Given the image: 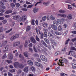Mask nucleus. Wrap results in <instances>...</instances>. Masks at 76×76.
<instances>
[{"instance_id":"obj_1","label":"nucleus","mask_w":76,"mask_h":76,"mask_svg":"<svg viewBox=\"0 0 76 76\" xmlns=\"http://www.w3.org/2000/svg\"><path fill=\"white\" fill-rule=\"evenodd\" d=\"M67 19H65L64 18H61L60 19H58L57 20V21L54 20L53 21V24L54 25H56V26H58V23L59 24H63V22L66 21Z\"/></svg>"},{"instance_id":"obj_2","label":"nucleus","mask_w":76,"mask_h":76,"mask_svg":"<svg viewBox=\"0 0 76 76\" xmlns=\"http://www.w3.org/2000/svg\"><path fill=\"white\" fill-rule=\"evenodd\" d=\"M67 64V60L65 58L61 59V60H59V62H58V64L62 66H64V64Z\"/></svg>"},{"instance_id":"obj_3","label":"nucleus","mask_w":76,"mask_h":76,"mask_svg":"<svg viewBox=\"0 0 76 76\" xmlns=\"http://www.w3.org/2000/svg\"><path fill=\"white\" fill-rule=\"evenodd\" d=\"M19 57L20 58H21L20 61L22 62V63H26V59L23 56H22L21 55V54H20L19 55Z\"/></svg>"},{"instance_id":"obj_4","label":"nucleus","mask_w":76,"mask_h":76,"mask_svg":"<svg viewBox=\"0 0 76 76\" xmlns=\"http://www.w3.org/2000/svg\"><path fill=\"white\" fill-rule=\"evenodd\" d=\"M35 64L36 65V66H37V67H41V68H42L43 67V65H42V64L37 62H35Z\"/></svg>"},{"instance_id":"obj_5","label":"nucleus","mask_w":76,"mask_h":76,"mask_svg":"<svg viewBox=\"0 0 76 76\" xmlns=\"http://www.w3.org/2000/svg\"><path fill=\"white\" fill-rule=\"evenodd\" d=\"M40 58L42 61H47V59L46 58L45 56L42 55H41Z\"/></svg>"},{"instance_id":"obj_6","label":"nucleus","mask_w":76,"mask_h":76,"mask_svg":"<svg viewBox=\"0 0 76 76\" xmlns=\"http://www.w3.org/2000/svg\"><path fill=\"white\" fill-rule=\"evenodd\" d=\"M21 19L22 21L24 22L25 20H26V19H27V16L26 15H23L21 18Z\"/></svg>"},{"instance_id":"obj_7","label":"nucleus","mask_w":76,"mask_h":76,"mask_svg":"<svg viewBox=\"0 0 76 76\" xmlns=\"http://www.w3.org/2000/svg\"><path fill=\"white\" fill-rule=\"evenodd\" d=\"M20 44V42H15L14 43H13V45L14 47H16L17 46L19 45Z\"/></svg>"},{"instance_id":"obj_8","label":"nucleus","mask_w":76,"mask_h":76,"mask_svg":"<svg viewBox=\"0 0 76 76\" xmlns=\"http://www.w3.org/2000/svg\"><path fill=\"white\" fill-rule=\"evenodd\" d=\"M19 63L18 62H15L14 65V66L15 68H18L19 67Z\"/></svg>"},{"instance_id":"obj_9","label":"nucleus","mask_w":76,"mask_h":76,"mask_svg":"<svg viewBox=\"0 0 76 76\" xmlns=\"http://www.w3.org/2000/svg\"><path fill=\"white\" fill-rule=\"evenodd\" d=\"M8 57L10 60H12L13 58V56L12 53H10L8 55Z\"/></svg>"},{"instance_id":"obj_10","label":"nucleus","mask_w":76,"mask_h":76,"mask_svg":"<svg viewBox=\"0 0 76 76\" xmlns=\"http://www.w3.org/2000/svg\"><path fill=\"white\" fill-rule=\"evenodd\" d=\"M19 18H20V15H18L14 16L12 18V19H14V20H17Z\"/></svg>"},{"instance_id":"obj_11","label":"nucleus","mask_w":76,"mask_h":76,"mask_svg":"<svg viewBox=\"0 0 76 76\" xmlns=\"http://www.w3.org/2000/svg\"><path fill=\"white\" fill-rule=\"evenodd\" d=\"M30 40L31 42L33 43H34V44H35V43H36V40H35V39L34 37H31L30 38Z\"/></svg>"},{"instance_id":"obj_12","label":"nucleus","mask_w":76,"mask_h":76,"mask_svg":"<svg viewBox=\"0 0 76 76\" xmlns=\"http://www.w3.org/2000/svg\"><path fill=\"white\" fill-rule=\"evenodd\" d=\"M12 12H13L12 10H7L5 12V14H9V13H11Z\"/></svg>"},{"instance_id":"obj_13","label":"nucleus","mask_w":76,"mask_h":76,"mask_svg":"<svg viewBox=\"0 0 76 76\" xmlns=\"http://www.w3.org/2000/svg\"><path fill=\"white\" fill-rule=\"evenodd\" d=\"M70 53L71 54V55H72V56L75 57V53L73 51H71L69 52L68 55H69Z\"/></svg>"},{"instance_id":"obj_14","label":"nucleus","mask_w":76,"mask_h":76,"mask_svg":"<svg viewBox=\"0 0 76 76\" xmlns=\"http://www.w3.org/2000/svg\"><path fill=\"white\" fill-rule=\"evenodd\" d=\"M42 26L44 28H46L48 26V24L44 22L42 23Z\"/></svg>"},{"instance_id":"obj_15","label":"nucleus","mask_w":76,"mask_h":76,"mask_svg":"<svg viewBox=\"0 0 76 76\" xmlns=\"http://www.w3.org/2000/svg\"><path fill=\"white\" fill-rule=\"evenodd\" d=\"M27 63L28 64H30L31 66H32V65H33V62L31 60H28L27 61Z\"/></svg>"},{"instance_id":"obj_16","label":"nucleus","mask_w":76,"mask_h":76,"mask_svg":"<svg viewBox=\"0 0 76 76\" xmlns=\"http://www.w3.org/2000/svg\"><path fill=\"white\" fill-rule=\"evenodd\" d=\"M6 0H2L0 2V4L4 5V2H6Z\"/></svg>"},{"instance_id":"obj_17","label":"nucleus","mask_w":76,"mask_h":76,"mask_svg":"<svg viewBox=\"0 0 76 76\" xmlns=\"http://www.w3.org/2000/svg\"><path fill=\"white\" fill-rule=\"evenodd\" d=\"M51 43L54 45L55 46H57V43L54 40H52L51 42Z\"/></svg>"},{"instance_id":"obj_18","label":"nucleus","mask_w":76,"mask_h":76,"mask_svg":"<svg viewBox=\"0 0 76 76\" xmlns=\"http://www.w3.org/2000/svg\"><path fill=\"white\" fill-rule=\"evenodd\" d=\"M59 16H60L61 17H62V18H66L67 16L65 14H59L58 15Z\"/></svg>"},{"instance_id":"obj_19","label":"nucleus","mask_w":76,"mask_h":76,"mask_svg":"<svg viewBox=\"0 0 76 76\" xmlns=\"http://www.w3.org/2000/svg\"><path fill=\"white\" fill-rule=\"evenodd\" d=\"M24 71L25 72H28V71H29V70L28 69V66H26L25 68L24 69Z\"/></svg>"},{"instance_id":"obj_20","label":"nucleus","mask_w":76,"mask_h":76,"mask_svg":"<svg viewBox=\"0 0 76 76\" xmlns=\"http://www.w3.org/2000/svg\"><path fill=\"white\" fill-rule=\"evenodd\" d=\"M48 35L49 37H51V38H54V36L52 35V34L50 32H49L48 34Z\"/></svg>"},{"instance_id":"obj_21","label":"nucleus","mask_w":76,"mask_h":76,"mask_svg":"<svg viewBox=\"0 0 76 76\" xmlns=\"http://www.w3.org/2000/svg\"><path fill=\"white\" fill-rule=\"evenodd\" d=\"M38 10V8L35 7L34 8L33 11L34 13H36V12H37Z\"/></svg>"},{"instance_id":"obj_22","label":"nucleus","mask_w":76,"mask_h":76,"mask_svg":"<svg viewBox=\"0 0 76 76\" xmlns=\"http://www.w3.org/2000/svg\"><path fill=\"white\" fill-rule=\"evenodd\" d=\"M51 27L54 30H57V27L54 25H52L51 26Z\"/></svg>"},{"instance_id":"obj_23","label":"nucleus","mask_w":76,"mask_h":76,"mask_svg":"<svg viewBox=\"0 0 76 76\" xmlns=\"http://www.w3.org/2000/svg\"><path fill=\"white\" fill-rule=\"evenodd\" d=\"M59 12L60 13H64L66 12V11L64 10H59Z\"/></svg>"},{"instance_id":"obj_24","label":"nucleus","mask_w":76,"mask_h":76,"mask_svg":"<svg viewBox=\"0 0 76 76\" xmlns=\"http://www.w3.org/2000/svg\"><path fill=\"white\" fill-rule=\"evenodd\" d=\"M30 69L33 72H35V67L33 66L30 67Z\"/></svg>"},{"instance_id":"obj_25","label":"nucleus","mask_w":76,"mask_h":76,"mask_svg":"<svg viewBox=\"0 0 76 76\" xmlns=\"http://www.w3.org/2000/svg\"><path fill=\"white\" fill-rule=\"evenodd\" d=\"M50 18L51 20H55V19H56V18L54 17L53 15H51L50 17Z\"/></svg>"},{"instance_id":"obj_26","label":"nucleus","mask_w":76,"mask_h":76,"mask_svg":"<svg viewBox=\"0 0 76 76\" xmlns=\"http://www.w3.org/2000/svg\"><path fill=\"white\" fill-rule=\"evenodd\" d=\"M42 43L44 45H45V47H47V45L45 43V42L43 40H42Z\"/></svg>"},{"instance_id":"obj_27","label":"nucleus","mask_w":76,"mask_h":76,"mask_svg":"<svg viewBox=\"0 0 76 76\" xmlns=\"http://www.w3.org/2000/svg\"><path fill=\"white\" fill-rule=\"evenodd\" d=\"M38 32L39 34H40V35H41V38H43V33H41V32L40 31V30H38Z\"/></svg>"},{"instance_id":"obj_28","label":"nucleus","mask_w":76,"mask_h":76,"mask_svg":"<svg viewBox=\"0 0 76 76\" xmlns=\"http://www.w3.org/2000/svg\"><path fill=\"white\" fill-rule=\"evenodd\" d=\"M13 36H14L15 39H16V38H19V35L18 34H16Z\"/></svg>"},{"instance_id":"obj_29","label":"nucleus","mask_w":76,"mask_h":76,"mask_svg":"<svg viewBox=\"0 0 76 76\" xmlns=\"http://www.w3.org/2000/svg\"><path fill=\"white\" fill-rule=\"evenodd\" d=\"M67 18L69 19H72V15L71 14H69L68 15Z\"/></svg>"},{"instance_id":"obj_30","label":"nucleus","mask_w":76,"mask_h":76,"mask_svg":"<svg viewBox=\"0 0 76 76\" xmlns=\"http://www.w3.org/2000/svg\"><path fill=\"white\" fill-rule=\"evenodd\" d=\"M31 29V27L30 26H28L26 28V31H29V30Z\"/></svg>"},{"instance_id":"obj_31","label":"nucleus","mask_w":76,"mask_h":76,"mask_svg":"<svg viewBox=\"0 0 76 76\" xmlns=\"http://www.w3.org/2000/svg\"><path fill=\"white\" fill-rule=\"evenodd\" d=\"M4 37V34H1L0 35V39H3Z\"/></svg>"},{"instance_id":"obj_32","label":"nucleus","mask_w":76,"mask_h":76,"mask_svg":"<svg viewBox=\"0 0 76 76\" xmlns=\"http://www.w3.org/2000/svg\"><path fill=\"white\" fill-rule=\"evenodd\" d=\"M28 41L26 40L25 42V43L24 45V47H26L28 45Z\"/></svg>"},{"instance_id":"obj_33","label":"nucleus","mask_w":76,"mask_h":76,"mask_svg":"<svg viewBox=\"0 0 76 76\" xmlns=\"http://www.w3.org/2000/svg\"><path fill=\"white\" fill-rule=\"evenodd\" d=\"M55 34H56V35H61V33H60L58 31L56 32Z\"/></svg>"},{"instance_id":"obj_34","label":"nucleus","mask_w":76,"mask_h":76,"mask_svg":"<svg viewBox=\"0 0 76 76\" xmlns=\"http://www.w3.org/2000/svg\"><path fill=\"white\" fill-rule=\"evenodd\" d=\"M10 6L11 7H12V8H13V7H15V5L13 3H11L10 4Z\"/></svg>"},{"instance_id":"obj_35","label":"nucleus","mask_w":76,"mask_h":76,"mask_svg":"<svg viewBox=\"0 0 76 76\" xmlns=\"http://www.w3.org/2000/svg\"><path fill=\"white\" fill-rule=\"evenodd\" d=\"M15 6L17 7H19L20 6V4L19 3H16L15 4Z\"/></svg>"},{"instance_id":"obj_36","label":"nucleus","mask_w":76,"mask_h":76,"mask_svg":"<svg viewBox=\"0 0 76 76\" xmlns=\"http://www.w3.org/2000/svg\"><path fill=\"white\" fill-rule=\"evenodd\" d=\"M7 41H3L2 43L3 45H6V44H7Z\"/></svg>"},{"instance_id":"obj_37","label":"nucleus","mask_w":76,"mask_h":76,"mask_svg":"<svg viewBox=\"0 0 76 76\" xmlns=\"http://www.w3.org/2000/svg\"><path fill=\"white\" fill-rule=\"evenodd\" d=\"M70 39H68L66 41L65 45H67V44H68L69 41H70Z\"/></svg>"},{"instance_id":"obj_38","label":"nucleus","mask_w":76,"mask_h":76,"mask_svg":"<svg viewBox=\"0 0 76 76\" xmlns=\"http://www.w3.org/2000/svg\"><path fill=\"white\" fill-rule=\"evenodd\" d=\"M15 21H13L12 22L11 24L10 25L12 27H13V26H14V25H15Z\"/></svg>"},{"instance_id":"obj_39","label":"nucleus","mask_w":76,"mask_h":76,"mask_svg":"<svg viewBox=\"0 0 76 76\" xmlns=\"http://www.w3.org/2000/svg\"><path fill=\"white\" fill-rule=\"evenodd\" d=\"M44 40L46 42V43H47V44H49V43H50L49 41L48 40V39L46 38H45Z\"/></svg>"},{"instance_id":"obj_40","label":"nucleus","mask_w":76,"mask_h":76,"mask_svg":"<svg viewBox=\"0 0 76 76\" xmlns=\"http://www.w3.org/2000/svg\"><path fill=\"white\" fill-rule=\"evenodd\" d=\"M7 58V56H6V53H5V54L3 55L2 57V58L4 59V58Z\"/></svg>"},{"instance_id":"obj_41","label":"nucleus","mask_w":76,"mask_h":76,"mask_svg":"<svg viewBox=\"0 0 76 76\" xmlns=\"http://www.w3.org/2000/svg\"><path fill=\"white\" fill-rule=\"evenodd\" d=\"M24 55L26 57H28V53L27 52H24Z\"/></svg>"},{"instance_id":"obj_42","label":"nucleus","mask_w":76,"mask_h":76,"mask_svg":"<svg viewBox=\"0 0 76 76\" xmlns=\"http://www.w3.org/2000/svg\"><path fill=\"white\" fill-rule=\"evenodd\" d=\"M0 9H6V7L4 6H0Z\"/></svg>"},{"instance_id":"obj_43","label":"nucleus","mask_w":76,"mask_h":76,"mask_svg":"<svg viewBox=\"0 0 76 76\" xmlns=\"http://www.w3.org/2000/svg\"><path fill=\"white\" fill-rule=\"evenodd\" d=\"M67 49V47L65 46L64 48H63L62 49V51H66V50Z\"/></svg>"},{"instance_id":"obj_44","label":"nucleus","mask_w":76,"mask_h":76,"mask_svg":"<svg viewBox=\"0 0 76 76\" xmlns=\"http://www.w3.org/2000/svg\"><path fill=\"white\" fill-rule=\"evenodd\" d=\"M42 19L43 21H45L46 20V16H44L42 18Z\"/></svg>"},{"instance_id":"obj_45","label":"nucleus","mask_w":76,"mask_h":76,"mask_svg":"<svg viewBox=\"0 0 76 76\" xmlns=\"http://www.w3.org/2000/svg\"><path fill=\"white\" fill-rule=\"evenodd\" d=\"M44 36L45 37H47V32H44Z\"/></svg>"},{"instance_id":"obj_46","label":"nucleus","mask_w":76,"mask_h":76,"mask_svg":"<svg viewBox=\"0 0 76 76\" xmlns=\"http://www.w3.org/2000/svg\"><path fill=\"white\" fill-rule=\"evenodd\" d=\"M23 67H24V66H23V65L19 64L18 67L22 68H23Z\"/></svg>"},{"instance_id":"obj_47","label":"nucleus","mask_w":76,"mask_h":76,"mask_svg":"<svg viewBox=\"0 0 76 76\" xmlns=\"http://www.w3.org/2000/svg\"><path fill=\"white\" fill-rule=\"evenodd\" d=\"M12 28H11L10 30L6 31L5 32H6V33H9V32H11V31H12Z\"/></svg>"},{"instance_id":"obj_48","label":"nucleus","mask_w":76,"mask_h":76,"mask_svg":"<svg viewBox=\"0 0 76 76\" xmlns=\"http://www.w3.org/2000/svg\"><path fill=\"white\" fill-rule=\"evenodd\" d=\"M34 22H35V20H34V19L32 20L31 24H32V25H35V23Z\"/></svg>"},{"instance_id":"obj_49","label":"nucleus","mask_w":76,"mask_h":76,"mask_svg":"<svg viewBox=\"0 0 76 76\" xmlns=\"http://www.w3.org/2000/svg\"><path fill=\"white\" fill-rule=\"evenodd\" d=\"M68 9H69V10H72V7L71 5H68Z\"/></svg>"},{"instance_id":"obj_50","label":"nucleus","mask_w":76,"mask_h":76,"mask_svg":"<svg viewBox=\"0 0 76 76\" xmlns=\"http://www.w3.org/2000/svg\"><path fill=\"white\" fill-rule=\"evenodd\" d=\"M34 56L35 57H39V55L37 53L34 54Z\"/></svg>"},{"instance_id":"obj_51","label":"nucleus","mask_w":76,"mask_h":76,"mask_svg":"<svg viewBox=\"0 0 76 76\" xmlns=\"http://www.w3.org/2000/svg\"><path fill=\"white\" fill-rule=\"evenodd\" d=\"M7 21L6 20H5L2 21V22L4 24H5L6 23H7Z\"/></svg>"},{"instance_id":"obj_52","label":"nucleus","mask_w":76,"mask_h":76,"mask_svg":"<svg viewBox=\"0 0 76 76\" xmlns=\"http://www.w3.org/2000/svg\"><path fill=\"white\" fill-rule=\"evenodd\" d=\"M15 38L14 37V36H12V37H11V38H10V40H11V41H13L14 39H15Z\"/></svg>"},{"instance_id":"obj_53","label":"nucleus","mask_w":76,"mask_h":76,"mask_svg":"<svg viewBox=\"0 0 76 76\" xmlns=\"http://www.w3.org/2000/svg\"><path fill=\"white\" fill-rule=\"evenodd\" d=\"M33 49L34 51H35L36 53H37L38 51H37V50L36 49V48H35V46H33Z\"/></svg>"},{"instance_id":"obj_54","label":"nucleus","mask_w":76,"mask_h":76,"mask_svg":"<svg viewBox=\"0 0 76 76\" xmlns=\"http://www.w3.org/2000/svg\"><path fill=\"white\" fill-rule=\"evenodd\" d=\"M7 62L8 63V64H10V63H12V61H10L9 60H7Z\"/></svg>"},{"instance_id":"obj_55","label":"nucleus","mask_w":76,"mask_h":76,"mask_svg":"<svg viewBox=\"0 0 76 76\" xmlns=\"http://www.w3.org/2000/svg\"><path fill=\"white\" fill-rule=\"evenodd\" d=\"M9 45H7L6 47L5 48V50H8L9 49Z\"/></svg>"},{"instance_id":"obj_56","label":"nucleus","mask_w":76,"mask_h":76,"mask_svg":"<svg viewBox=\"0 0 76 76\" xmlns=\"http://www.w3.org/2000/svg\"><path fill=\"white\" fill-rule=\"evenodd\" d=\"M0 12L1 13H4L5 12V10L4 9L0 10Z\"/></svg>"},{"instance_id":"obj_57","label":"nucleus","mask_w":76,"mask_h":76,"mask_svg":"<svg viewBox=\"0 0 76 76\" xmlns=\"http://www.w3.org/2000/svg\"><path fill=\"white\" fill-rule=\"evenodd\" d=\"M10 72H11V73H13V72H15V69H11L10 70Z\"/></svg>"},{"instance_id":"obj_58","label":"nucleus","mask_w":76,"mask_h":76,"mask_svg":"<svg viewBox=\"0 0 76 76\" xmlns=\"http://www.w3.org/2000/svg\"><path fill=\"white\" fill-rule=\"evenodd\" d=\"M32 6H33V5L32 4L29 5L28 6L27 8H31V7H32Z\"/></svg>"},{"instance_id":"obj_59","label":"nucleus","mask_w":76,"mask_h":76,"mask_svg":"<svg viewBox=\"0 0 76 76\" xmlns=\"http://www.w3.org/2000/svg\"><path fill=\"white\" fill-rule=\"evenodd\" d=\"M36 39L37 41H39V39L38 37V36H36Z\"/></svg>"},{"instance_id":"obj_60","label":"nucleus","mask_w":76,"mask_h":76,"mask_svg":"<svg viewBox=\"0 0 76 76\" xmlns=\"http://www.w3.org/2000/svg\"><path fill=\"white\" fill-rule=\"evenodd\" d=\"M71 49L72 50H75V51H76V49L74 47H72Z\"/></svg>"},{"instance_id":"obj_61","label":"nucleus","mask_w":76,"mask_h":76,"mask_svg":"<svg viewBox=\"0 0 76 76\" xmlns=\"http://www.w3.org/2000/svg\"><path fill=\"white\" fill-rule=\"evenodd\" d=\"M60 67L59 66H58V67L56 69V71H59V70H60Z\"/></svg>"},{"instance_id":"obj_62","label":"nucleus","mask_w":76,"mask_h":76,"mask_svg":"<svg viewBox=\"0 0 76 76\" xmlns=\"http://www.w3.org/2000/svg\"><path fill=\"white\" fill-rule=\"evenodd\" d=\"M10 16L9 15H6L5 16V18H10Z\"/></svg>"},{"instance_id":"obj_63","label":"nucleus","mask_w":76,"mask_h":76,"mask_svg":"<svg viewBox=\"0 0 76 76\" xmlns=\"http://www.w3.org/2000/svg\"><path fill=\"white\" fill-rule=\"evenodd\" d=\"M72 33L74 34H76V31H71Z\"/></svg>"},{"instance_id":"obj_64","label":"nucleus","mask_w":76,"mask_h":76,"mask_svg":"<svg viewBox=\"0 0 76 76\" xmlns=\"http://www.w3.org/2000/svg\"><path fill=\"white\" fill-rule=\"evenodd\" d=\"M8 75L9 76H13V75L10 72H8Z\"/></svg>"}]
</instances>
